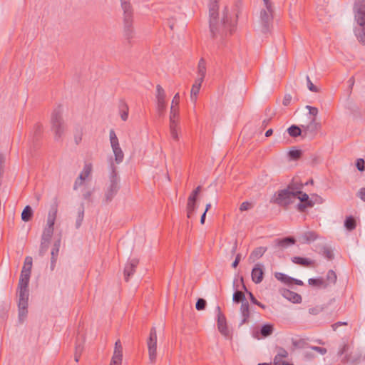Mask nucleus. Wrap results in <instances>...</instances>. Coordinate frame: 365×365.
<instances>
[{
	"label": "nucleus",
	"instance_id": "5701e85b",
	"mask_svg": "<svg viewBox=\"0 0 365 365\" xmlns=\"http://www.w3.org/2000/svg\"><path fill=\"white\" fill-rule=\"evenodd\" d=\"M276 247L286 248L295 243V239L293 237H286L283 239H276L274 241Z\"/></svg>",
	"mask_w": 365,
	"mask_h": 365
},
{
	"label": "nucleus",
	"instance_id": "cd10ccee",
	"mask_svg": "<svg viewBox=\"0 0 365 365\" xmlns=\"http://www.w3.org/2000/svg\"><path fill=\"white\" fill-rule=\"evenodd\" d=\"M179 108L171 106L170 112V125H178Z\"/></svg>",
	"mask_w": 365,
	"mask_h": 365
},
{
	"label": "nucleus",
	"instance_id": "a19ab883",
	"mask_svg": "<svg viewBox=\"0 0 365 365\" xmlns=\"http://www.w3.org/2000/svg\"><path fill=\"white\" fill-rule=\"evenodd\" d=\"M302 155V152L301 150L293 148L290 150L288 153V155L290 159L297 160L301 158Z\"/></svg>",
	"mask_w": 365,
	"mask_h": 365
},
{
	"label": "nucleus",
	"instance_id": "9d476101",
	"mask_svg": "<svg viewBox=\"0 0 365 365\" xmlns=\"http://www.w3.org/2000/svg\"><path fill=\"white\" fill-rule=\"evenodd\" d=\"M110 141L112 147L113 152L115 155V161L117 164H119L123 162L124 158V154L123 150H121L118 139L115 135V133L113 130H110Z\"/></svg>",
	"mask_w": 365,
	"mask_h": 365
},
{
	"label": "nucleus",
	"instance_id": "0eeeda50",
	"mask_svg": "<svg viewBox=\"0 0 365 365\" xmlns=\"http://www.w3.org/2000/svg\"><path fill=\"white\" fill-rule=\"evenodd\" d=\"M110 170L111 173L110 175V185L105 193V201L106 203H109L112 201L119 190V179L118 177L116 168L113 162L110 163Z\"/></svg>",
	"mask_w": 365,
	"mask_h": 365
},
{
	"label": "nucleus",
	"instance_id": "8fccbe9b",
	"mask_svg": "<svg viewBox=\"0 0 365 365\" xmlns=\"http://www.w3.org/2000/svg\"><path fill=\"white\" fill-rule=\"evenodd\" d=\"M307 87L309 91H312V92H315V93L319 91L318 88L312 83V81L310 80V78L308 76H307Z\"/></svg>",
	"mask_w": 365,
	"mask_h": 365
},
{
	"label": "nucleus",
	"instance_id": "4c0bfd02",
	"mask_svg": "<svg viewBox=\"0 0 365 365\" xmlns=\"http://www.w3.org/2000/svg\"><path fill=\"white\" fill-rule=\"evenodd\" d=\"M274 277L277 279L279 281H281L282 282H284L286 284H291V279L292 277L281 272H275Z\"/></svg>",
	"mask_w": 365,
	"mask_h": 365
},
{
	"label": "nucleus",
	"instance_id": "603ef678",
	"mask_svg": "<svg viewBox=\"0 0 365 365\" xmlns=\"http://www.w3.org/2000/svg\"><path fill=\"white\" fill-rule=\"evenodd\" d=\"M287 356H288L287 351L283 348H279V351L275 356L278 357V360L282 361L281 359L282 358H286V357H287Z\"/></svg>",
	"mask_w": 365,
	"mask_h": 365
},
{
	"label": "nucleus",
	"instance_id": "4468645a",
	"mask_svg": "<svg viewBox=\"0 0 365 365\" xmlns=\"http://www.w3.org/2000/svg\"><path fill=\"white\" fill-rule=\"evenodd\" d=\"M123 360V347L120 340L115 343V349L110 365H121Z\"/></svg>",
	"mask_w": 365,
	"mask_h": 365
},
{
	"label": "nucleus",
	"instance_id": "052dcab7",
	"mask_svg": "<svg viewBox=\"0 0 365 365\" xmlns=\"http://www.w3.org/2000/svg\"><path fill=\"white\" fill-rule=\"evenodd\" d=\"M240 260H241V254L239 253L236 255L235 259L234 260V262L232 264V267L233 268H236L238 266Z\"/></svg>",
	"mask_w": 365,
	"mask_h": 365
},
{
	"label": "nucleus",
	"instance_id": "2eb2a0df",
	"mask_svg": "<svg viewBox=\"0 0 365 365\" xmlns=\"http://www.w3.org/2000/svg\"><path fill=\"white\" fill-rule=\"evenodd\" d=\"M139 263L138 259H131L126 264L124 268V277L125 280L128 282L129 278L135 273V268Z\"/></svg>",
	"mask_w": 365,
	"mask_h": 365
},
{
	"label": "nucleus",
	"instance_id": "bb28decb",
	"mask_svg": "<svg viewBox=\"0 0 365 365\" xmlns=\"http://www.w3.org/2000/svg\"><path fill=\"white\" fill-rule=\"evenodd\" d=\"M267 250V248L265 247H259L255 249L250 255V259H252L253 262L256 259H259L265 252Z\"/></svg>",
	"mask_w": 365,
	"mask_h": 365
},
{
	"label": "nucleus",
	"instance_id": "5fc2aeb1",
	"mask_svg": "<svg viewBox=\"0 0 365 365\" xmlns=\"http://www.w3.org/2000/svg\"><path fill=\"white\" fill-rule=\"evenodd\" d=\"M251 207H252L251 203L246 201V202H243L240 205V211L242 212V211L248 210Z\"/></svg>",
	"mask_w": 365,
	"mask_h": 365
},
{
	"label": "nucleus",
	"instance_id": "473e14b6",
	"mask_svg": "<svg viewBox=\"0 0 365 365\" xmlns=\"http://www.w3.org/2000/svg\"><path fill=\"white\" fill-rule=\"evenodd\" d=\"M232 301L234 303L237 304L241 302L242 304H243V302H248L245 294L242 291L237 289H236L235 292L233 293Z\"/></svg>",
	"mask_w": 365,
	"mask_h": 365
},
{
	"label": "nucleus",
	"instance_id": "f704fd0d",
	"mask_svg": "<svg viewBox=\"0 0 365 365\" xmlns=\"http://www.w3.org/2000/svg\"><path fill=\"white\" fill-rule=\"evenodd\" d=\"M33 217V210L29 205H26L22 211L21 220L24 222H29Z\"/></svg>",
	"mask_w": 365,
	"mask_h": 365
},
{
	"label": "nucleus",
	"instance_id": "680f3d73",
	"mask_svg": "<svg viewBox=\"0 0 365 365\" xmlns=\"http://www.w3.org/2000/svg\"><path fill=\"white\" fill-rule=\"evenodd\" d=\"M31 273V269H26V267H22V270L21 272L20 276H24V277L25 276L26 277H30Z\"/></svg>",
	"mask_w": 365,
	"mask_h": 365
},
{
	"label": "nucleus",
	"instance_id": "39448f33",
	"mask_svg": "<svg viewBox=\"0 0 365 365\" xmlns=\"http://www.w3.org/2000/svg\"><path fill=\"white\" fill-rule=\"evenodd\" d=\"M263 2L264 9L260 11V24L262 32L266 34L272 26L274 9L270 0H263Z\"/></svg>",
	"mask_w": 365,
	"mask_h": 365
},
{
	"label": "nucleus",
	"instance_id": "49530a36",
	"mask_svg": "<svg viewBox=\"0 0 365 365\" xmlns=\"http://www.w3.org/2000/svg\"><path fill=\"white\" fill-rule=\"evenodd\" d=\"M49 243L50 242H44V240H41V245H40V249H39V255L40 256L42 257V256H43L46 254V252L48 250Z\"/></svg>",
	"mask_w": 365,
	"mask_h": 365
},
{
	"label": "nucleus",
	"instance_id": "b1692460",
	"mask_svg": "<svg viewBox=\"0 0 365 365\" xmlns=\"http://www.w3.org/2000/svg\"><path fill=\"white\" fill-rule=\"evenodd\" d=\"M292 262L294 264H299L303 267H313L314 264V261L309 259L301 257H293L291 259Z\"/></svg>",
	"mask_w": 365,
	"mask_h": 365
},
{
	"label": "nucleus",
	"instance_id": "f8f14e48",
	"mask_svg": "<svg viewBox=\"0 0 365 365\" xmlns=\"http://www.w3.org/2000/svg\"><path fill=\"white\" fill-rule=\"evenodd\" d=\"M157 109L159 115H163L166 109L165 92L160 85L156 86Z\"/></svg>",
	"mask_w": 365,
	"mask_h": 365
},
{
	"label": "nucleus",
	"instance_id": "6e6d98bb",
	"mask_svg": "<svg viewBox=\"0 0 365 365\" xmlns=\"http://www.w3.org/2000/svg\"><path fill=\"white\" fill-rule=\"evenodd\" d=\"M311 349L319 352V354H321L322 355L325 354L327 352V350L326 348L321 347V346H311Z\"/></svg>",
	"mask_w": 365,
	"mask_h": 365
},
{
	"label": "nucleus",
	"instance_id": "f03ea898",
	"mask_svg": "<svg viewBox=\"0 0 365 365\" xmlns=\"http://www.w3.org/2000/svg\"><path fill=\"white\" fill-rule=\"evenodd\" d=\"M30 277L20 276L17 294L19 296L18 300V311H19V320L22 323L27 317L28 305H29V284Z\"/></svg>",
	"mask_w": 365,
	"mask_h": 365
},
{
	"label": "nucleus",
	"instance_id": "a211bd4d",
	"mask_svg": "<svg viewBox=\"0 0 365 365\" xmlns=\"http://www.w3.org/2000/svg\"><path fill=\"white\" fill-rule=\"evenodd\" d=\"M282 294L284 298L292 302V303L298 304L302 302V299L301 295L289 289H283L282 291Z\"/></svg>",
	"mask_w": 365,
	"mask_h": 365
},
{
	"label": "nucleus",
	"instance_id": "bf43d9fd",
	"mask_svg": "<svg viewBox=\"0 0 365 365\" xmlns=\"http://www.w3.org/2000/svg\"><path fill=\"white\" fill-rule=\"evenodd\" d=\"M291 101H292V96L290 94H286L284 97L282 103L284 106H287L289 105Z\"/></svg>",
	"mask_w": 365,
	"mask_h": 365
},
{
	"label": "nucleus",
	"instance_id": "6ab92c4d",
	"mask_svg": "<svg viewBox=\"0 0 365 365\" xmlns=\"http://www.w3.org/2000/svg\"><path fill=\"white\" fill-rule=\"evenodd\" d=\"M240 313L242 314V320L240 323V326L244 324H247L250 317V305L248 302H243L240 307Z\"/></svg>",
	"mask_w": 365,
	"mask_h": 365
},
{
	"label": "nucleus",
	"instance_id": "09e8293b",
	"mask_svg": "<svg viewBox=\"0 0 365 365\" xmlns=\"http://www.w3.org/2000/svg\"><path fill=\"white\" fill-rule=\"evenodd\" d=\"M356 166L359 171H361V172L364 171V170H365L364 160L362 158L357 159L356 163Z\"/></svg>",
	"mask_w": 365,
	"mask_h": 365
},
{
	"label": "nucleus",
	"instance_id": "7ed1b4c3",
	"mask_svg": "<svg viewBox=\"0 0 365 365\" xmlns=\"http://www.w3.org/2000/svg\"><path fill=\"white\" fill-rule=\"evenodd\" d=\"M121 9L123 11V36L130 42L135 36V31L133 27L134 13L133 9L130 4V0H120Z\"/></svg>",
	"mask_w": 365,
	"mask_h": 365
},
{
	"label": "nucleus",
	"instance_id": "c756f323",
	"mask_svg": "<svg viewBox=\"0 0 365 365\" xmlns=\"http://www.w3.org/2000/svg\"><path fill=\"white\" fill-rule=\"evenodd\" d=\"M197 75L198 78H202V81H203L206 75V62L203 58H201L198 62Z\"/></svg>",
	"mask_w": 365,
	"mask_h": 365
},
{
	"label": "nucleus",
	"instance_id": "a878e982",
	"mask_svg": "<svg viewBox=\"0 0 365 365\" xmlns=\"http://www.w3.org/2000/svg\"><path fill=\"white\" fill-rule=\"evenodd\" d=\"M308 283L310 286L317 287L319 288L326 289L328 287V283L326 282L324 278H310L308 280Z\"/></svg>",
	"mask_w": 365,
	"mask_h": 365
},
{
	"label": "nucleus",
	"instance_id": "37998d69",
	"mask_svg": "<svg viewBox=\"0 0 365 365\" xmlns=\"http://www.w3.org/2000/svg\"><path fill=\"white\" fill-rule=\"evenodd\" d=\"M178 130V125H170V135H171L172 138L175 141H178V140H179Z\"/></svg>",
	"mask_w": 365,
	"mask_h": 365
},
{
	"label": "nucleus",
	"instance_id": "dca6fc26",
	"mask_svg": "<svg viewBox=\"0 0 365 365\" xmlns=\"http://www.w3.org/2000/svg\"><path fill=\"white\" fill-rule=\"evenodd\" d=\"M217 329L219 331L225 336L230 335V331L227 324V319L222 313L217 314Z\"/></svg>",
	"mask_w": 365,
	"mask_h": 365
},
{
	"label": "nucleus",
	"instance_id": "f3484780",
	"mask_svg": "<svg viewBox=\"0 0 365 365\" xmlns=\"http://www.w3.org/2000/svg\"><path fill=\"white\" fill-rule=\"evenodd\" d=\"M252 280L255 284H259L264 277L263 266L261 264H256L251 273Z\"/></svg>",
	"mask_w": 365,
	"mask_h": 365
},
{
	"label": "nucleus",
	"instance_id": "e433bc0d",
	"mask_svg": "<svg viewBox=\"0 0 365 365\" xmlns=\"http://www.w3.org/2000/svg\"><path fill=\"white\" fill-rule=\"evenodd\" d=\"M337 276L334 271L330 269L328 271L326 279H324L328 283V287L331 284H335L336 282Z\"/></svg>",
	"mask_w": 365,
	"mask_h": 365
},
{
	"label": "nucleus",
	"instance_id": "72a5a7b5",
	"mask_svg": "<svg viewBox=\"0 0 365 365\" xmlns=\"http://www.w3.org/2000/svg\"><path fill=\"white\" fill-rule=\"evenodd\" d=\"M287 132L291 137L297 138L300 135L303 137V129L302 130L299 126L296 125H291L287 129Z\"/></svg>",
	"mask_w": 365,
	"mask_h": 365
},
{
	"label": "nucleus",
	"instance_id": "de8ad7c7",
	"mask_svg": "<svg viewBox=\"0 0 365 365\" xmlns=\"http://www.w3.org/2000/svg\"><path fill=\"white\" fill-rule=\"evenodd\" d=\"M91 172L92 165L91 163H88L84 165L81 174H83L87 178L91 175Z\"/></svg>",
	"mask_w": 365,
	"mask_h": 365
},
{
	"label": "nucleus",
	"instance_id": "9b49d317",
	"mask_svg": "<svg viewBox=\"0 0 365 365\" xmlns=\"http://www.w3.org/2000/svg\"><path fill=\"white\" fill-rule=\"evenodd\" d=\"M297 197L300 202L297 205V209L300 212H304L307 207H312L314 202L309 200V195L302 191H295V198Z\"/></svg>",
	"mask_w": 365,
	"mask_h": 365
},
{
	"label": "nucleus",
	"instance_id": "13d9d810",
	"mask_svg": "<svg viewBox=\"0 0 365 365\" xmlns=\"http://www.w3.org/2000/svg\"><path fill=\"white\" fill-rule=\"evenodd\" d=\"M82 140V133L81 131H78L74 135V140L76 145H78Z\"/></svg>",
	"mask_w": 365,
	"mask_h": 365
},
{
	"label": "nucleus",
	"instance_id": "ea45409f",
	"mask_svg": "<svg viewBox=\"0 0 365 365\" xmlns=\"http://www.w3.org/2000/svg\"><path fill=\"white\" fill-rule=\"evenodd\" d=\"M83 217H84V205L82 203L79 208L77 219H76V226L77 228L80 227V226L81 225V223L83 220Z\"/></svg>",
	"mask_w": 365,
	"mask_h": 365
},
{
	"label": "nucleus",
	"instance_id": "2f4dec72",
	"mask_svg": "<svg viewBox=\"0 0 365 365\" xmlns=\"http://www.w3.org/2000/svg\"><path fill=\"white\" fill-rule=\"evenodd\" d=\"M274 331V326L272 324H265L262 325L259 330V334L264 338L270 336Z\"/></svg>",
	"mask_w": 365,
	"mask_h": 365
},
{
	"label": "nucleus",
	"instance_id": "aec40b11",
	"mask_svg": "<svg viewBox=\"0 0 365 365\" xmlns=\"http://www.w3.org/2000/svg\"><path fill=\"white\" fill-rule=\"evenodd\" d=\"M334 302L335 299H331L329 301L328 303L323 304L322 305H316L315 307H310L309 309V313L312 315H318L320 313L325 312L328 309V307Z\"/></svg>",
	"mask_w": 365,
	"mask_h": 365
},
{
	"label": "nucleus",
	"instance_id": "79ce46f5",
	"mask_svg": "<svg viewBox=\"0 0 365 365\" xmlns=\"http://www.w3.org/2000/svg\"><path fill=\"white\" fill-rule=\"evenodd\" d=\"M322 254L329 260L333 259L334 257L332 250L327 246H324L322 247Z\"/></svg>",
	"mask_w": 365,
	"mask_h": 365
},
{
	"label": "nucleus",
	"instance_id": "4be33fe9",
	"mask_svg": "<svg viewBox=\"0 0 365 365\" xmlns=\"http://www.w3.org/2000/svg\"><path fill=\"white\" fill-rule=\"evenodd\" d=\"M202 78H197L195 80V83L192 86L191 92H190V99L193 103H195L197 101V95L200 92L202 83Z\"/></svg>",
	"mask_w": 365,
	"mask_h": 365
},
{
	"label": "nucleus",
	"instance_id": "69168bd1",
	"mask_svg": "<svg viewBox=\"0 0 365 365\" xmlns=\"http://www.w3.org/2000/svg\"><path fill=\"white\" fill-rule=\"evenodd\" d=\"M274 365H294V364H291L287 362L278 360V357L275 356L274 359Z\"/></svg>",
	"mask_w": 365,
	"mask_h": 365
},
{
	"label": "nucleus",
	"instance_id": "ddd939ff",
	"mask_svg": "<svg viewBox=\"0 0 365 365\" xmlns=\"http://www.w3.org/2000/svg\"><path fill=\"white\" fill-rule=\"evenodd\" d=\"M320 128L321 124L316 121L315 118H313L307 125H302L303 138H313Z\"/></svg>",
	"mask_w": 365,
	"mask_h": 365
},
{
	"label": "nucleus",
	"instance_id": "774afa93",
	"mask_svg": "<svg viewBox=\"0 0 365 365\" xmlns=\"http://www.w3.org/2000/svg\"><path fill=\"white\" fill-rule=\"evenodd\" d=\"M35 131H34V133H35V135L38 136V135H40L42 133V126L39 124H37L35 125Z\"/></svg>",
	"mask_w": 365,
	"mask_h": 365
},
{
	"label": "nucleus",
	"instance_id": "f257e3e1",
	"mask_svg": "<svg viewBox=\"0 0 365 365\" xmlns=\"http://www.w3.org/2000/svg\"><path fill=\"white\" fill-rule=\"evenodd\" d=\"M218 1L219 0H210L209 4L210 30L212 38L226 36L228 33L232 34L236 23V19L229 15L227 7L222 11L221 22L217 21Z\"/></svg>",
	"mask_w": 365,
	"mask_h": 365
},
{
	"label": "nucleus",
	"instance_id": "7c9ffc66",
	"mask_svg": "<svg viewBox=\"0 0 365 365\" xmlns=\"http://www.w3.org/2000/svg\"><path fill=\"white\" fill-rule=\"evenodd\" d=\"M128 106L124 101H120L119 104V111L120 118L123 121H126L128 118Z\"/></svg>",
	"mask_w": 365,
	"mask_h": 365
},
{
	"label": "nucleus",
	"instance_id": "e2e57ef3",
	"mask_svg": "<svg viewBox=\"0 0 365 365\" xmlns=\"http://www.w3.org/2000/svg\"><path fill=\"white\" fill-rule=\"evenodd\" d=\"M357 196L359 197H360V199L361 200H363L364 202H365V188L364 187H362L361 188L358 193H357Z\"/></svg>",
	"mask_w": 365,
	"mask_h": 365
},
{
	"label": "nucleus",
	"instance_id": "58836bf2",
	"mask_svg": "<svg viewBox=\"0 0 365 365\" xmlns=\"http://www.w3.org/2000/svg\"><path fill=\"white\" fill-rule=\"evenodd\" d=\"M53 233V228L46 227L43 230L41 240L44 242H50L51 238Z\"/></svg>",
	"mask_w": 365,
	"mask_h": 365
},
{
	"label": "nucleus",
	"instance_id": "c9c22d12",
	"mask_svg": "<svg viewBox=\"0 0 365 365\" xmlns=\"http://www.w3.org/2000/svg\"><path fill=\"white\" fill-rule=\"evenodd\" d=\"M356 222L353 216H348L344 220V227L348 231H352L356 228Z\"/></svg>",
	"mask_w": 365,
	"mask_h": 365
},
{
	"label": "nucleus",
	"instance_id": "393cba45",
	"mask_svg": "<svg viewBox=\"0 0 365 365\" xmlns=\"http://www.w3.org/2000/svg\"><path fill=\"white\" fill-rule=\"evenodd\" d=\"M57 210V205H53L51 207L48 215L46 227L53 228L56 218Z\"/></svg>",
	"mask_w": 365,
	"mask_h": 365
},
{
	"label": "nucleus",
	"instance_id": "a18cd8bd",
	"mask_svg": "<svg viewBox=\"0 0 365 365\" xmlns=\"http://www.w3.org/2000/svg\"><path fill=\"white\" fill-rule=\"evenodd\" d=\"M197 208L196 204L187 203V217L191 218Z\"/></svg>",
	"mask_w": 365,
	"mask_h": 365
},
{
	"label": "nucleus",
	"instance_id": "6e6552de",
	"mask_svg": "<svg viewBox=\"0 0 365 365\" xmlns=\"http://www.w3.org/2000/svg\"><path fill=\"white\" fill-rule=\"evenodd\" d=\"M354 20L358 26L365 25V0H355L353 7Z\"/></svg>",
	"mask_w": 365,
	"mask_h": 365
},
{
	"label": "nucleus",
	"instance_id": "20e7f679",
	"mask_svg": "<svg viewBox=\"0 0 365 365\" xmlns=\"http://www.w3.org/2000/svg\"><path fill=\"white\" fill-rule=\"evenodd\" d=\"M51 130L54 133L55 140H61L67 130V125L63 118V110L61 106L53 110L51 116Z\"/></svg>",
	"mask_w": 365,
	"mask_h": 365
},
{
	"label": "nucleus",
	"instance_id": "c03bdc74",
	"mask_svg": "<svg viewBox=\"0 0 365 365\" xmlns=\"http://www.w3.org/2000/svg\"><path fill=\"white\" fill-rule=\"evenodd\" d=\"M207 306V302L202 298L197 299L195 304V308L197 311H202L205 309Z\"/></svg>",
	"mask_w": 365,
	"mask_h": 365
},
{
	"label": "nucleus",
	"instance_id": "423d86ee",
	"mask_svg": "<svg viewBox=\"0 0 365 365\" xmlns=\"http://www.w3.org/2000/svg\"><path fill=\"white\" fill-rule=\"evenodd\" d=\"M295 198V191L293 186L289 185L285 189L280 190L275 192L271 202L275 203L282 207H287L292 203Z\"/></svg>",
	"mask_w": 365,
	"mask_h": 365
},
{
	"label": "nucleus",
	"instance_id": "338daca9",
	"mask_svg": "<svg viewBox=\"0 0 365 365\" xmlns=\"http://www.w3.org/2000/svg\"><path fill=\"white\" fill-rule=\"evenodd\" d=\"M347 349H348V345L346 344H344L341 346V347L339 349V350L338 351V355L341 356L342 354H344L346 351Z\"/></svg>",
	"mask_w": 365,
	"mask_h": 365
},
{
	"label": "nucleus",
	"instance_id": "1a4fd4ad",
	"mask_svg": "<svg viewBox=\"0 0 365 365\" xmlns=\"http://www.w3.org/2000/svg\"><path fill=\"white\" fill-rule=\"evenodd\" d=\"M148 349L149 359L153 363L156 360L157 356V333L155 327H152L150 335L147 341Z\"/></svg>",
	"mask_w": 365,
	"mask_h": 365
},
{
	"label": "nucleus",
	"instance_id": "3c124183",
	"mask_svg": "<svg viewBox=\"0 0 365 365\" xmlns=\"http://www.w3.org/2000/svg\"><path fill=\"white\" fill-rule=\"evenodd\" d=\"M32 261H33L32 257H29V256H27L25 258L24 264L23 267H26V269L31 270V268H32Z\"/></svg>",
	"mask_w": 365,
	"mask_h": 365
},
{
	"label": "nucleus",
	"instance_id": "0e129e2a",
	"mask_svg": "<svg viewBox=\"0 0 365 365\" xmlns=\"http://www.w3.org/2000/svg\"><path fill=\"white\" fill-rule=\"evenodd\" d=\"M197 197L191 193L187 199V203L196 204Z\"/></svg>",
	"mask_w": 365,
	"mask_h": 365
},
{
	"label": "nucleus",
	"instance_id": "c85d7f7f",
	"mask_svg": "<svg viewBox=\"0 0 365 365\" xmlns=\"http://www.w3.org/2000/svg\"><path fill=\"white\" fill-rule=\"evenodd\" d=\"M354 34L358 41L362 44H365V25L355 27Z\"/></svg>",
	"mask_w": 365,
	"mask_h": 365
},
{
	"label": "nucleus",
	"instance_id": "864d4df0",
	"mask_svg": "<svg viewBox=\"0 0 365 365\" xmlns=\"http://www.w3.org/2000/svg\"><path fill=\"white\" fill-rule=\"evenodd\" d=\"M307 110H309V113L310 115H313L315 118L318 115V108L316 107H312L311 106H306L305 107Z\"/></svg>",
	"mask_w": 365,
	"mask_h": 365
},
{
	"label": "nucleus",
	"instance_id": "412c9836",
	"mask_svg": "<svg viewBox=\"0 0 365 365\" xmlns=\"http://www.w3.org/2000/svg\"><path fill=\"white\" fill-rule=\"evenodd\" d=\"M318 238V235L314 231H307L304 232L300 237H299V241L304 244H309L312 242L315 241Z\"/></svg>",
	"mask_w": 365,
	"mask_h": 365
},
{
	"label": "nucleus",
	"instance_id": "4d7b16f0",
	"mask_svg": "<svg viewBox=\"0 0 365 365\" xmlns=\"http://www.w3.org/2000/svg\"><path fill=\"white\" fill-rule=\"evenodd\" d=\"M179 103H180V95H179V93H177L173 97L171 106H175V108H178Z\"/></svg>",
	"mask_w": 365,
	"mask_h": 365
}]
</instances>
